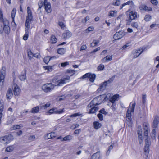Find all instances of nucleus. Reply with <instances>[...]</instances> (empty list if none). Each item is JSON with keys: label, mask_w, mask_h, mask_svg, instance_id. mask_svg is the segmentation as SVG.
<instances>
[{"label": "nucleus", "mask_w": 159, "mask_h": 159, "mask_svg": "<svg viewBox=\"0 0 159 159\" xmlns=\"http://www.w3.org/2000/svg\"><path fill=\"white\" fill-rule=\"evenodd\" d=\"M14 94L15 96H18L20 93V89L16 85L14 87L13 90Z\"/></svg>", "instance_id": "14"}, {"label": "nucleus", "mask_w": 159, "mask_h": 159, "mask_svg": "<svg viewBox=\"0 0 159 159\" xmlns=\"http://www.w3.org/2000/svg\"><path fill=\"white\" fill-rule=\"evenodd\" d=\"M132 20H131L130 18L128 20H126V25H131V21Z\"/></svg>", "instance_id": "57"}, {"label": "nucleus", "mask_w": 159, "mask_h": 159, "mask_svg": "<svg viewBox=\"0 0 159 159\" xmlns=\"http://www.w3.org/2000/svg\"><path fill=\"white\" fill-rule=\"evenodd\" d=\"M94 128L96 129L100 128L102 126V125L98 121H94L93 122Z\"/></svg>", "instance_id": "18"}, {"label": "nucleus", "mask_w": 159, "mask_h": 159, "mask_svg": "<svg viewBox=\"0 0 159 159\" xmlns=\"http://www.w3.org/2000/svg\"><path fill=\"white\" fill-rule=\"evenodd\" d=\"M72 33L69 30H65L62 34L63 38L65 40L71 37L72 36Z\"/></svg>", "instance_id": "12"}, {"label": "nucleus", "mask_w": 159, "mask_h": 159, "mask_svg": "<svg viewBox=\"0 0 159 159\" xmlns=\"http://www.w3.org/2000/svg\"><path fill=\"white\" fill-rule=\"evenodd\" d=\"M54 85L52 83H47L43 84L42 87V90L45 93L51 92L54 88Z\"/></svg>", "instance_id": "2"}, {"label": "nucleus", "mask_w": 159, "mask_h": 159, "mask_svg": "<svg viewBox=\"0 0 159 159\" xmlns=\"http://www.w3.org/2000/svg\"><path fill=\"white\" fill-rule=\"evenodd\" d=\"M126 5H130V7H131V8H133V9L134 8V5L132 1H129L126 3L122 4L121 6L120 7V9H122L124 6Z\"/></svg>", "instance_id": "13"}, {"label": "nucleus", "mask_w": 159, "mask_h": 159, "mask_svg": "<svg viewBox=\"0 0 159 159\" xmlns=\"http://www.w3.org/2000/svg\"><path fill=\"white\" fill-rule=\"evenodd\" d=\"M140 9L141 10L146 11L148 10V7L146 5H141L140 7Z\"/></svg>", "instance_id": "40"}, {"label": "nucleus", "mask_w": 159, "mask_h": 159, "mask_svg": "<svg viewBox=\"0 0 159 159\" xmlns=\"http://www.w3.org/2000/svg\"><path fill=\"white\" fill-rule=\"evenodd\" d=\"M151 2L152 4L155 5H157L158 3V1L157 0H151Z\"/></svg>", "instance_id": "62"}, {"label": "nucleus", "mask_w": 159, "mask_h": 159, "mask_svg": "<svg viewBox=\"0 0 159 159\" xmlns=\"http://www.w3.org/2000/svg\"><path fill=\"white\" fill-rule=\"evenodd\" d=\"M39 111V108L38 106H36L31 109L30 111L31 113H36L38 112Z\"/></svg>", "instance_id": "22"}, {"label": "nucleus", "mask_w": 159, "mask_h": 159, "mask_svg": "<svg viewBox=\"0 0 159 159\" xmlns=\"http://www.w3.org/2000/svg\"><path fill=\"white\" fill-rule=\"evenodd\" d=\"M26 71L25 70L24 71L23 73H22L19 76V78L21 81L25 80L26 79Z\"/></svg>", "instance_id": "17"}, {"label": "nucleus", "mask_w": 159, "mask_h": 159, "mask_svg": "<svg viewBox=\"0 0 159 159\" xmlns=\"http://www.w3.org/2000/svg\"><path fill=\"white\" fill-rule=\"evenodd\" d=\"M138 138L139 144H141L143 141L142 136L141 134L138 135Z\"/></svg>", "instance_id": "46"}, {"label": "nucleus", "mask_w": 159, "mask_h": 159, "mask_svg": "<svg viewBox=\"0 0 159 159\" xmlns=\"http://www.w3.org/2000/svg\"><path fill=\"white\" fill-rule=\"evenodd\" d=\"M41 2L39 3L38 4L39 8L38 9V10H39V9H41L43 7V5H44V2H43V1H41Z\"/></svg>", "instance_id": "53"}, {"label": "nucleus", "mask_w": 159, "mask_h": 159, "mask_svg": "<svg viewBox=\"0 0 159 159\" xmlns=\"http://www.w3.org/2000/svg\"><path fill=\"white\" fill-rule=\"evenodd\" d=\"M70 80V77L68 76L66 77L63 78V79H60L57 81L54 85L55 86H62L63 84L66 82H68Z\"/></svg>", "instance_id": "3"}, {"label": "nucleus", "mask_w": 159, "mask_h": 159, "mask_svg": "<svg viewBox=\"0 0 159 159\" xmlns=\"http://www.w3.org/2000/svg\"><path fill=\"white\" fill-rule=\"evenodd\" d=\"M159 122V117L156 116L153 120V121L152 125V127L153 128L156 129L157 126Z\"/></svg>", "instance_id": "9"}, {"label": "nucleus", "mask_w": 159, "mask_h": 159, "mask_svg": "<svg viewBox=\"0 0 159 159\" xmlns=\"http://www.w3.org/2000/svg\"><path fill=\"white\" fill-rule=\"evenodd\" d=\"M99 40H94L90 44V45L91 47H94L96 46L99 43Z\"/></svg>", "instance_id": "31"}, {"label": "nucleus", "mask_w": 159, "mask_h": 159, "mask_svg": "<svg viewBox=\"0 0 159 159\" xmlns=\"http://www.w3.org/2000/svg\"><path fill=\"white\" fill-rule=\"evenodd\" d=\"M79 126V125L78 124H74L71 126V128L73 129H75L78 127Z\"/></svg>", "instance_id": "64"}, {"label": "nucleus", "mask_w": 159, "mask_h": 159, "mask_svg": "<svg viewBox=\"0 0 159 159\" xmlns=\"http://www.w3.org/2000/svg\"><path fill=\"white\" fill-rule=\"evenodd\" d=\"M97 100L94 99L92 100L90 103L88 105L87 107V109L88 111H89V113H94L98 111V108L96 106L98 105V104L96 102Z\"/></svg>", "instance_id": "1"}, {"label": "nucleus", "mask_w": 159, "mask_h": 159, "mask_svg": "<svg viewBox=\"0 0 159 159\" xmlns=\"http://www.w3.org/2000/svg\"><path fill=\"white\" fill-rule=\"evenodd\" d=\"M135 106V103H133L132 104V108H131L130 110L129 109H128L126 113H131V112H133L134 111Z\"/></svg>", "instance_id": "27"}, {"label": "nucleus", "mask_w": 159, "mask_h": 159, "mask_svg": "<svg viewBox=\"0 0 159 159\" xmlns=\"http://www.w3.org/2000/svg\"><path fill=\"white\" fill-rule=\"evenodd\" d=\"M104 68V66L102 64H100L98 67L97 69L98 71L102 70Z\"/></svg>", "instance_id": "38"}, {"label": "nucleus", "mask_w": 159, "mask_h": 159, "mask_svg": "<svg viewBox=\"0 0 159 159\" xmlns=\"http://www.w3.org/2000/svg\"><path fill=\"white\" fill-rule=\"evenodd\" d=\"M146 95L145 94H143V95L142 97V102L143 104H144L146 102Z\"/></svg>", "instance_id": "61"}, {"label": "nucleus", "mask_w": 159, "mask_h": 159, "mask_svg": "<svg viewBox=\"0 0 159 159\" xmlns=\"http://www.w3.org/2000/svg\"><path fill=\"white\" fill-rule=\"evenodd\" d=\"M145 145L150 146L151 144V142L150 139L148 138H145Z\"/></svg>", "instance_id": "43"}, {"label": "nucleus", "mask_w": 159, "mask_h": 159, "mask_svg": "<svg viewBox=\"0 0 159 159\" xmlns=\"http://www.w3.org/2000/svg\"><path fill=\"white\" fill-rule=\"evenodd\" d=\"M25 33L23 37V39L25 40H26L27 39L29 35V31L27 30L25 31Z\"/></svg>", "instance_id": "37"}, {"label": "nucleus", "mask_w": 159, "mask_h": 159, "mask_svg": "<svg viewBox=\"0 0 159 159\" xmlns=\"http://www.w3.org/2000/svg\"><path fill=\"white\" fill-rule=\"evenodd\" d=\"M144 50V49L143 48H142L141 49H139L136 50L135 51V53H139V51H141L139 53V54H138V55H136V56L135 55L134 58H135L138 57V56H139L140 54H141L143 52Z\"/></svg>", "instance_id": "32"}, {"label": "nucleus", "mask_w": 159, "mask_h": 159, "mask_svg": "<svg viewBox=\"0 0 159 159\" xmlns=\"http://www.w3.org/2000/svg\"><path fill=\"white\" fill-rule=\"evenodd\" d=\"M51 60L49 56H47L44 57V62L46 64H47L49 61Z\"/></svg>", "instance_id": "39"}, {"label": "nucleus", "mask_w": 159, "mask_h": 159, "mask_svg": "<svg viewBox=\"0 0 159 159\" xmlns=\"http://www.w3.org/2000/svg\"><path fill=\"white\" fill-rule=\"evenodd\" d=\"M151 19V16L149 15H147L145 16L144 17V20L146 21H150Z\"/></svg>", "instance_id": "44"}, {"label": "nucleus", "mask_w": 159, "mask_h": 159, "mask_svg": "<svg viewBox=\"0 0 159 159\" xmlns=\"http://www.w3.org/2000/svg\"><path fill=\"white\" fill-rule=\"evenodd\" d=\"M149 125L146 123H145L144 124V130H148Z\"/></svg>", "instance_id": "54"}, {"label": "nucleus", "mask_w": 159, "mask_h": 159, "mask_svg": "<svg viewBox=\"0 0 159 159\" xmlns=\"http://www.w3.org/2000/svg\"><path fill=\"white\" fill-rule=\"evenodd\" d=\"M125 34V33L123 30H120L116 32L114 35L113 38L115 40H118L123 37Z\"/></svg>", "instance_id": "6"}, {"label": "nucleus", "mask_w": 159, "mask_h": 159, "mask_svg": "<svg viewBox=\"0 0 159 159\" xmlns=\"http://www.w3.org/2000/svg\"><path fill=\"white\" fill-rule=\"evenodd\" d=\"M14 149V147L13 146H10L6 148V151L7 152H11L13 151Z\"/></svg>", "instance_id": "35"}, {"label": "nucleus", "mask_w": 159, "mask_h": 159, "mask_svg": "<svg viewBox=\"0 0 159 159\" xmlns=\"http://www.w3.org/2000/svg\"><path fill=\"white\" fill-rule=\"evenodd\" d=\"M65 52L66 49L62 48H59L57 50V53L61 55L63 54Z\"/></svg>", "instance_id": "25"}, {"label": "nucleus", "mask_w": 159, "mask_h": 159, "mask_svg": "<svg viewBox=\"0 0 159 159\" xmlns=\"http://www.w3.org/2000/svg\"><path fill=\"white\" fill-rule=\"evenodd\" d=\"M16 9L15 8H14L13 9L11 13V17L13 20V21H14V17L16 15Z\"/></svg>", "instance_id": "29"}, {"label": "nucleus", "mask_w": 159, "mask_h": 159, "mask_svg": "<svg viewBox=\"0 0 159 159\" xmlns=\"http://www.w3.org/2000/svg\"><path fill=\"white\" fill-rule=\"evenodd\" d=\"M116 13L117 11H110V13L108 15V16H115V14H116Z\"/></svg>", "instance_id": "42"}, {"label": "nucleus", "mask_w": 159, "mask_h": 159, "mask_svg": "<svg viewBox=\"0 0 159 159\" xmlns=\"http://www.w3.org/2000/svg\"><path fill=\"white\" fill-rule=\"evenodd\" d=\"M119 97V95L116 94L113 95L110 100V101L112 104L114 103L115 101L117 100Z\"/></svg>", "instance_id": "19"}, {"label": "nucleus", "mask_w": 159, "mask_h": 159, "mask_svg": "<svg viewBox=\"0 0 159 159\" xmlns=\"http://www.w3.org/2000/svg\"><path fill=\"white\" fill-rule=\"evenodd\" d=\"M144 138H148V130L144 131Z\"/></svg>", "instance_id": "52"}, {"label": "nucleus", "mask_w": 159, "mask_h": 159, "mask_svg": "<svg viewBox=\"0 0 159 159\" xmlns=\"http://www.w3.org/2000/svg\"><path fill=\"white\" fill-rule=\"evenodd\" d=\"M72 136L70 135H67L63 139V141L70 140L72 139Z\"/></svg>", "instance_id": "33"}, {"label": "nucleus", "mask_w": 159, "mask_h": 159, "mask_svg": "<svg viewBox=\"0 0 159 159\" xmlns=\"http://www.w3.org/2000/svg\"><path fill=\"white\" fill-rule=\"evenodd\" d=\"M107 84H105L104 82L101 84L100 86V87L98 89V91L103 90L105 89L106 87Z\"/></svg>", "instance_id": "23"}, {"label": "nucleus", "mask_w": 159, "mask_h": 159, "mask_svg": "<svg viewBox=\"0 0 159 159\" xmlns=\"http://www.w3.org/2000/svg\"><path fill=\"white\" fill-rule=\"evenodd\" d=\"M75 70H74L69 69V70H67V73H72L73 75L74 74H75Z\"/></svg>", "instance_id": "58"}, {"label": "nucleus", "mask_w": 159, "mask_h": 159, "mask_svg": "<svg viewBox=\"0 0 159 159\" xmlns=\"http://www.w3.org/2000/svg\"><path fill=\"white\" fill-rule=\"evenodd\" d=\"M99 152H98L92 155L91 157V159H99Z\"/></svg>", "instance_id": "21"}, {"label": "nucleus", "mask_w": 159, "mask_h": 159, "mask_svg": "<svg viewBox=\"0 0 159 159\" xmlns=\"http://www.w3.org/2000/svg\"><path fill=\"white\" fill-rule=\"evenodd\" d=\"M3 104L1 103V102H0V114L2 115V112L3 110Z\"/></svg>", "instance_id": "51"}, {"label": "nucleus", "mask_w": 159, "mask_h": 159, "mask_svg": "<svg viewBox=\"0 0 159 159\" xmlns=\"http://www.w3.org/2000/svg\"><path fill=\"white\" fill-rule=\"evenodd\" d=\"M6 137L7 140V143L10 141L12 140L13 139V137L11 134H9L6 135Z\"/></svg>", "instance_id": "26"}, {"label": "nucleus", "mask_w": 159, "mask_h": 159, "mask_svg": "<svg viewBox=\"0 0 159 159\" xmlns=\"http://www.w3.org/2000/svg\"><path fill=\"white\" fill-rule=\"evenodd\" d=\"M131 26L134 28L137 29L138 27V24L136 22H133L131 24Z\"/></svg>", "instance_id": "45"}, {"label": "nucleus", "mask_w": 159, "mask_h": 159, "mask_svg": "<svg viewBox=\"0 0 159 159\" xmlns=\"http://www.w3.org/2000/svg\"><path fill=\"white\" fill-rule=\"evenodd\" d=\"M28 16L26 17V21L27 22H30L31 21L32 19V16L31 11L29 7H27Z\"/></svg>", "instance_id": "10"}, {"label": "nucleus", "mask_w": 159, "mask_h": 159, "mask_svg": "<svg viewBox=\"0 0 159 159\" xmlns=\"http://www.w3.org/2000/svg\"><path fill=\"white\" fill-rule=\"evenodd\" d=\"M120 4V1L119 0H117L115 2L113 1V3H112V5L114 6H119Z\"/></svg>", "instance_id": "47"}, {"label": "nucleus", "mask_w": 159, "mask_h": 159, "mask_svg": "<svg viewBox=\"0 0 159 159\" xmlns=\"http://www.w3.org/2000/svg\"><path fill=\"white\" fill-rule=\"evenodd\" d=\"M6 68L5 67H2L1 70L0 76V90L2 88L3 83L4 81V79L6 74Z\"/></svg>", "instance_id": "4"}, {"label": "nucleus", "mask_w": 159, "mask_h": 159, "mask_svg": "<svg viewBox=\"0 0 159 159\" xmlns=\"http://www.w3.org/2000/svg\"><path fill=\"white\" fill-rule=\"evenodd\" d=\"M50 40L52 43H55L57 41L56 38L54 35L51 36Z\"/></svg>", "instance_id": "30"}, {"label": "nucleus", "mask_w": 159, "mask_h": 159, "mask_svg": "<svg viewBox=\"0 0 159 159\" xmlns=\"http://www.w3.org/2000/svg\"><path fill=\"white\" fill-rule=\"evenodd\" d=\"M2 10L0 8V21H3V16Z\"/></svg>", "instance_id": "49"}, {"label": "nucleus", "mask_w": 159, "mask_h": 159, "mask_svg": "<svg viewBox=\"0 0 159 159\" xmlns=\"http://www.w3.org/2000/svg\"><path fill=\"white\" fill-rule=\"evenodd\" d=\"M126 117L127 118L128 120H129V122H130L131 118V113H126Z\"/></svg>", "instance_id": "60"}, {"label": "nucleus", "mask_w": 159, "mask_h": 159, "mask_svg": "<svg viewBox=\"0 0 159 159\" xmlns=\"http://www.w3.org/2000/svg\"><path fill=\"white\" fill-rule=\"evenodd\" d=\"M149 146H150L145 145L144 149V152H149Z\"/></svg>", "instance_id": "55"}, {"label": "nucleus", "mask_w": 159, "mask_h": 159, "mask_svg": "<svg viewBox=\"0 0 159 159\" xmlns=\"http://www.w3.org/2000/svg\"><path fill=\"white\" fill-rule=\"evenodd\" d=\"M115 78V76H113L111 78H110L108 80L104 82L105 84H106L107 85V84H110L112 82L113 80Z\"/></svg>", "instance_id": "36"}, {"label": "nucleus", "mask_w": 159, "mask_h": 159, "mask_svg": "<svg viewBox=\"0 0 159 159\" xmlns=\"http://www.w3.org/2000/svg\"><path fill=\"white\" fill-rule=\"evenodd\" d=\"M51 133L47 134L44 136V138L45 139H52L51 136Z\"/></svg>", "instance_id": "41"}, {"label": "nucleus", "mask_w": 159, "mask_h": 159, "mask_svg": "<svg viewBox=\"0 0 159 159\" xmlns=\"http://www.w3.org/2000/svg\"><path fill=\"white\" fill-rule=\"evenodd\" d=\"M13 95L12 91L11 88H9L7 92L6 97L8 99H10L11 98Z\"/></svg>", "instance_id": "15"}, {"label": "nucleus", "mask_w": 159, "mask_h": 159, "mask_svg": "<svg viewBox=\"0 0 159 159\" xmlns=\"http://www.w3.org/2000/svg\"><path fill=\"white\" fill-rule=\"evenodd\" d=\"M64 109H62L60 110H58L57 108H54L50 109L49 111V113L50 114H51L53 113H56L58 114H61L64 112Z\"/></svg>", "instance_id": "8"}, {"label": "nucleus", "mask_w": 159, "mask_h": 159, "mask_svg": "<svg viewBox=\"0 0 159 159\" xmlns=\"http://www.w3.org/2000/svg\"><path fill=\"white\" fill-rule=\"evenodd\" d=\"M139 16L137 14V13L135 11H131L129 14V17L131 20H135Z\"/></svg>", "instance_id": "11"}, {"label": "nucleus", "mask_w": 159, "mask_h": 159, "mask_svg": "<svg viewBox=\"0 0 159 159\" xmlns=\"http://www.w3.org/2000/svg\"><path fill=\"white\" fill-rule=\"evenodd\" d=\"M96 77V75L95 74H92L90 73H88L83 75L82 78L83 79H85L87 78H88L90 82H93L95 79Z\"/></svg>", "instance_id": "5"}, {"label": "nucleus", "mask_w": 159, "mask_h": 159, "mask_svg": "<svg viewBox=\"0 0 159 159\" xmlns=\"http://www.w3.org/2000/svg\"><path fill=\"white\" fill-rule=\"evenodd\" d=\"M48 0H44V5L45 9L47 13H49L51 12V5L50 3L48 1Z\"/></svg>", "instance_id": "7"}, {"label": "nucleus", "mask_w": 159, "mask_h": 159, "mask_svg": "<svg viewBox=\"0 0 159 159\" xmlns=\"http://www.w3.org/2000/svg\"><path fill=\"white\" fill-rule=\"evenodd\" d=\"M129 43H126V44L124 45L122 48H121V49L122 50H123L124 49H125V48H130V46H129Z\"/></svg>", "instance_id": "48"}, {"label": "nucleus", "mask_w": 159, "mask_h": 159, "mask_svg": "<svg viewBox=\"0 0 159 159\" xmlns=\"http://www.w3.org/2000/svg\"><path fill=\"white\" fill-rule=\"evenodd\" d=\"M30 22H27L26 21L25 23V31L27 30L29 31L30 26Z\"/></svg>", "instance_id": "34"}, {"label": "nucleus", "mask_w": 159, "mask_h": 159, "mask_svg": "<svg viewBox=\"0 0 159 159\" xmlns=\"http://www.w3.org/2000/svg\"><path fill=\"white\" fill-rule=\"evenodd\" d=\"M28 56L29 59L30 60L34 56V54L32 52L30 49L28 50Z\"/></svg>", "instance_id": "28"}, {"label": "nucleus", "mask_w": 159, "mask_h": 159, "mask_svg": "<svg viewBox=\"0 0 159 159\" xmlns=\"http://www.w3.org/2000/svg\"><path fill=\"white\" fill-rule=\"evenodd\" d=\"M4 31L5 33L7 34H9L10 32V28L9 25L4 26Z\"/></svg>", "instance_id": "20"}, {"label": "nucleus", "mask_w": 159, "mask_h": 159, "mask_svg": "<svg viewBox=\"0 0 159 159\" xmlns=\"http://www.w3.org/2000/svg\"><path fill=\"white\" fill-rule=\"evenodd\" d=\"M112 55H107L102 60V62H106L108 61H110L112 60Z\"/></svg>", "instance_id": "16"}, {"label": "nucleus", "mask_w": 159, "mask_h": 159, "mask_svg": "<svg viewBox=\"0 0 159 159\" xmlns=\"http://www.w3.org/2000/svg\"><path fill=\"white\" fill-rule=\"evenodd\" d=\"M0 142L3 144H7L6 136L0 138Z\"/></svg>", "instance_id": "24"}, {"label": "nucleus", "mask_w": 159, "mask_h": 159, "mask_svg": "<svg viewBox=\"0 0 159 159\" xmlns=\"http://www.w3.org/2000/svg\"><path fill=\"white\" fill-rule=\"evenodd\" d=\"M80 114L79 113H74L73 114L71 115L70 116V117H76L77 116H80Z\"/></svg>", "instance_id": "50"}, {"label": "nucleus", "mask_w": 159, "mask_h": 159, "mask_svg": "<svg viewBox=\"0 0 159 159\" xmlns=\"http://www.w3.org/2000/svg\"><path fill=\"white\" fill-rule=\"evenodd\" d=\"M97 116L101 121H102L103 120V115L102 114L99 113L98 114Z\"/></svg>", "instance_id": "56"}, {"label": "nucleus", "mask_w": 159, "mask_h": 159, "mask_svg": "<svg viewBox=\"0 0 159 159\" xmlns=\"http://www.w3.org/2000/svg\"><path fill=\"white\" fill-rule=\"evenodd\" d=\"M3 21V22L4 26L9 25V22L8 20H3V21Z\"/></svg>", "instance_id": "63"}, {"label": "nucleus", "mask_w": 159, "mask_h": 159, "mask_svg": "<svg viewBox=\"0 0 159 159\" xmlns=\"http://www.w3.org/2000/svg\"><path fill=\"white\" fill-rule=\"evenodd\" d=\"M69 64V62H68L66 61L63 63H62L61 64V66L62 67H65L66 66H67Z\"/></svg>", "instance_id": "59"}]
</instances>
